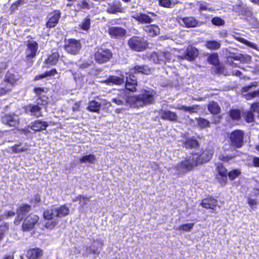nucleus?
Instances as JSON below:
<instances>
[{"label": "nucleus", "mask_w": 259, "mask_h": 259, "mask_svg": "<svg viewBox=\"0 0 259 259\" xmlns=\"http://www.w3.org/2000/svg\"><path fill=\"white\" fill-rule=\"evenodd\" d=\"M127 44L131 50L137 52L144 51L149 46V43L146 40L142 37L136 35L130 38Z\"/></svg>", "instance_id": "obj_1"}, {"label": "nucleus", "mask_w": 259, "mask_h": 259, "mask_svg": "<svg viewBox=\"0 0 259 259\" xmlns=\"http://www.w3.org/2000/svg\"><path fill=\"white\" fill-rule=\"evenodd\" d=\"M213 155L211 151L205 149L200 153L198 152H192L188 159L184 162H209Z\"/></svg>", "instance_id": "obj_2"}, {"label": "nucleus", "mask_w": 259, "mask_h": 259, "mask_svg": "<svg viewBox=\"0 0 259 259\" xmlns=\"http://www.w3.org/2000/svg\"><path fill=\"white\" fill-rule=\"evenodd\" d=\"M81 48L80 40L75 38H68L65 39L64 49L68 53L75 55L79 53Z\"/></svg>", "instance_id": "obj_3"}, {"label": "nucleus", "mask_w": 259, "mask_h": 259, "mask_svg": "<svg viewBox=\"0 0 259 259\" xmlns=\"http://www.w3.org/2000/svg\"><path fill=\"white\" fill-rule=\"evenodd\" d=\"M244 133L240 130L233 131L230 134L229 139L230 145L236 148H241L244 143Z\"/></svg>", "instance_id": "obj_4"}, {"label": "nucleus", "mask_w": 259, "mask_h": 259, "mask_svg": "<svg viewBox=\"0 0 259 259\" xmlns=\"http://www.w3.org/2000/svg\"><path fill=\"white\" fill-rule=\"evenodd\" d=\"M26 48L25 51L26 60L31 63L33 62V59L36 56L38 50V44L35 40H28L27 41Z\"/></svg>", "instance_id": "obj_5"}, {"label": "nucleus", "mask_w": 259, "mask_h": 259, "mask_svg": "<svg viewBox=\"0 0 259 259\" xmlns=\"http://www.w3.org/2000/svg\"><path fill=\"white\" fill-rule=\"evenodd\" d=\"M33 92L35 94L36 97V104L42 108L46 106L49 103V97L46 95L47 90L44 88L34 87L33 89Z\"/></svg>", "instance_id": "obj_6"}, {"label": "nucleus", "mask_w": 259, "mask_h": 259, "mask_svg": "<svg viewBox=\"0 0 259 259\" xmlns=\"http://www.w3.org/2000/svg\"><path fill=\"white\" fill-rule=\"evenodd\" d=\"M112 57V52L109 49L106 48H99L94 54V59L99 64L107 62Z\"/></svg>", "instance_id": "obj_7"}, {"label": "nucleus", "mask_w": 259, "mask_h": 259, "mask_svg": "<svg viewBox=\"0 0 259 259\" xmlns=\"http://www.w3.org/2000/svg\"><path fill=\"white\" fill-rule=\"evenodd\" d=\"M61 17V12L60 10H55L48 15V20L46 22L47 28H53L55 27L59 23Z\"/></svg>", "instance_id": "obj_8"}, {"label": "nucleus", "mask_w": 259, "mask_h": 259, "mask_svg": "<svg viewBox=\"0 0 259 259\" xmlns=\"http://www.w3.org/2000/svg\"><path fill=\"white\" fill-rule=\"evenodd\" d=\"M23 109L26 113L29 114L36 118L41 117L43 116L41 109L42 107L39 105L29 103L24 106Z\"/></svg>", "instance_id": "obj_9"}, {"label": "nucleus", "mask_w": 259, "mask_h": 259, "mask_svg": "<svg viewBox=\"0 0 259 259\" xmlns=\"http://www.w3.org/2000/svg\"><path fill=\"white\" fill-rule=\"evenodd\" d=\"M39 217L35 214H30L26 217L23 221L22 228L24 231H28L32 229L37 223Z\"/></svg>", "instance_id": "obj_10"}, {"label": "nucleus", "mask_w": 259, "mask_h": 259, "mask_svg": "<svg viewBox=\"0 0 259 259\" xmlns=\"http://www.w3.org/2000/svg\"><path fill=\"white\" fill-rule=\"evenodd\" d=\"M1 120L9 126L16 127L19 124V119L15 114H4L1 116Z\"/></svg>", "instance_id": "obj_11"}, {"label": "nucleus", "mask_w": 259, "mask_h": 259, "mask_svg": "<svg viewBox=\"0 0 259 259\" xmlns=\"http://www.w3.org/2000/svg\"><path fill=\"white\" fill-rule=\"evenodd\" d=\"M108 32L111 38L121 39L124 37L126 34V30L119 26H111L109 27Z\"/></svg>", "instance_id": "obj_12"}, {"label": "nucleus", "mask_w": 259, "mask_h": 259, "mask_svg": "<svg viewBox=\"0 0 259 259\" xmlns=\"http://www.w3.org/2000/svg\"><path fill=\"white\" fill-rule=\"evenodd\" d=\"M182 137L185 138L184 140H181V146L187 149H195L199 147V142L194 137H187L183 134Z\"/></svg>", "instance_id": "obj_13"}, {"label": "nucleus", "mask_w": 259, "mask_h": 259, "mask_svg": "<svg viewBox=\"0 0 259 259\" xmlns=\"http://www.w3.org/2000/svg\"><path fill=\"white\" fill-rule=\"evenodd\" d=\"M125 78L124 82L126 89L131 92L136 91L138 85L136 77L132 73H126Z\"/></svg>", "instance_id": "obj_14"}, {"label": "nucleus", "mask_w": 259, "mask_h": 259, "mask_svg": "<svg viewBox=\"0 0 259 259\" xmlns=\"http://www.w3.org/2000/svg\"><path fill=\"white\" fill-rule=\"evenodd\" d=\"M182 25L184 27L190 28H194L201 25L200 22L193 16H186L180 18Z\"/></svg>", "instance_id": "obj_15"}, {"label": "nucleus", "mask_w": 259, "mask_h": 259, "mask_svg": "<svg viewBox=\"0 0 259 259\" xmlns=\"http://www.w3.org/2000/svg\"><path fill=\"white\" fill-rule=\"evenodd\" d=\"M124 100L126 103L130 104L132 107L139 108L144 106L140 94L126 96L124 98Z\"/></svg>", "instance_id": "obj_16"}, {"label": "nucleus", "mask_w": 259, "mask_h": 259, "mask_svg": "<svg viewBox=\"0 0 259 259\" xmlns=\"http://www.w3.org/2000/svg\"><path fill=\"white\" fill-rule=\"evenodd\" d=\"M185 54L186 60L192 62L198 56L199 51L196 48L190 45L187 47Z\"/></svg>", "instance_id": "obj_17"}, {"label": "nucleus", "mask_w": 259, "mask_h": 259, "mask_svg": "<svg viewBox=\"0 0 259 259\" xmlns=\"http://www.w3.org/2000/svg\"><path fill=\"white\" fill-rule=\"evenodd\" d=\"M159 113L161 119L163 120L171 122H177L178 121L177 114L170 110L161 109L159 111Z\"/></svg>", "instance_id": "obj_18"}, {"label": "nucleus", "mask_w": 259, "mask_h": 259, "mask_svg": "<svg viewBox=\"0 0 259 259\" xmlns=\"http://www.w3.org/2000/svg\"><path fill=\"white\" fill-rule=\"evenodd\" d=\"M49 124L47 121L37 119L31 122L30 128L35 132H40L46 130Z\"/></svg>", "instance_id": "obj_19"}, {"label": "nucleus", "mask_w": 259, "mask_h": 259, "mask_svg": "<svg viewBox=\"0 0 259 259\" xmlns=\"http://www.w3.org/2000/svg\"><path fill=\"white\" fill-rule=\"evenodd\" d=\"M135 74L149 75L152 74V70L148 65H135L132 69Z\"/></svg>", "instance_id": "obj_20"}, {"label": "nucleus", "mask_w": 259, "mask_h": 259, "mask_svg": "<svg viewBox=\"0 0 259 259\" xmlns=\"http://www.w3.org/2000/svg\"><path fill=\"white\" fill-rule=\"evenodd\" d=\"M101 82L109 85L114 84L119 85L124 83V78L123 77L110 75L106 79L102 80Z\"/></svg>", "instance_id": "obj_21"}, {"label": "nucleus", "mask_w": 259, "mask_h": 259, "mask_svg": "<svg viewBox=\"0 0 259 259\" xmlns=\"http://www.w3.org/2000/svg\"><path fill=\"white\" fill-rule=\"evenodd\" d=\"M30 209V206L27 204H24L20 207L17 211V218L15 220V223L17 225L19 224Z\"/></svg>", "instance_id": "obj_22"}, {"label": "nucleus", "mask_w": 259, "mask_h": 259, "mask_svg": "<svg viewBox=\"0 0 259 259\" xmlns=\"http://www.w3.org/2000/svg\"><path fill=\"white\" fill-rule=\"evenodd\" d=\"M21 76L16 72L8 71L4 77V80L10 83L14 87L16 86L19 81Z\"/></svg>", "instance_id": "obj_23"}, {"label": "nucleus", "mask_w": 259, "mask_h": 259, "mask_svg": "<svg viewBox=\"0 0 259 259\" xmlns=\"http://www.w3.org/2000/svg\"><path fill=\"white\" fill-rule=\"evenodd\" d=\"M197 163H180L176 167L178 174H183L194 168Z\"/></svg>", "instance_id": "obj_24"}, {"label": "nucleus", "mask_w": 259, "mask_h": 259, "mask_svg": "<svg viewBox=\"0 0 259 259\" xmlns=\"http://www.w3.org/2000/svg\"><path fill=\"white\" fill-rule=\"evenodd\" d=\"M251 57L249 55L244 56L241 54L235 53L230 52L229 55L227 56V60L231 63L230 61L235 60L240 62H249L251 60Z\"/></svg>", "instance_id": "obj_25"}, {"label": "nucleus", "mask_w": 259, "mask_h": 259, "mask_svg": "<svg viewBox=\"0 0 259 259\" xmlns=\"http://www.w3.org/2000/svg\"><path fill=\"white\" fill-rule=\"evenodd\" d=\"M107 12L109 14H115L117 12H122L123 8L122 4L119 1H114L109 4Z\"/></svg>", "instance_id": "obj_26"}, {"label": "nucleus", "mask_w": 259, "mask_h": 259, "mask_svg": "<svg viewBox=\"0 0 259 259\" xmlns=\"http://www.w3.org/2000/svg\"><path fill=\"white\" fill-rule=\"evenodd\" d=\"M28 147L26 143L18 142L14 146L10 147V149L12 153H19L27 151L28 149Z\"/></svg>", "instance_id": "obj_27"}, {"label": "nucleus", "mask_w": 259, "mask_h": 259, "mask_svg": "<svg viewBox=\"0 0 259 259\" xmlns=\"http://www.w3.org/2000/svg\"><path fill=\"white\" fill-rule=\"evenodd\" d=\"M60 55L58 52H55L49 55L45 60V63L50 66H54L59 61Z\"/></svg>", "instance_id": "obj_28"}, {"label": "nucleus", "mask_w": 259, "mask_h": 259, "mask_svg": "<svg viewBox=\"0 0 259 259\" xmlns=\"http://www.w3.org/2000/svg\"><path fill=\"white\" fill-rule=\"evenodd\" d=\"M14 87L3 79L0 83V97L11 92Z\"/></svg>", "instance_id": "obj_29"}, {"label": "nucleus", "mask_w": 259, "mask_h": 259, "mask_svg": "<svg viewBox=\"0 0 259 259\" xmlns=\"http://www.w3.org/2000/svg\"><path fill=\"white\" fill-rule=\"evenodd\" d=\"M132 17L141 23H150L153 21V19L148 15L142 13L133 15Z\"/></svg>", "instance_id": "obj_30"}, {"label": "nucleus", "mask_w": 259, "mask_h": 259, "mask_svg": "<svg viewBox=\"0 0 259 259\" xmlns=\"http://www.w3.org/2000/svg\"><path fill=\"white\" fill-rule=\"evenodd\" d=\"M144 106L151 104L154 102V97L153 95L150 94L147 91H145L142 94H140Z\"/></svg>", "instance_id": "obj_31"}, {"label": "nucleus", "mask_w": 259, "mask_h": 259, "mask_svg": "<svg viewBox=\"0 0 259 259\" xmlns=\"http://www.w3.org/2000/svg\"><path fill=\"white\" fill-rule=\"evenodd\" d=\"M208 111L213 115H217L221 113V109L218 103L214 101H211L207 104Z\"/></svg>", "instance_id": "obj_32"}, {"label": "nucleus", "mask_w": 259, "mask_h": 259, "mask_svg": "<svg viewBox=\"0 0 259 259\" xmlns=\"http://www.w3.org/2000/svg\"><path fill=\"white\" fill-rule=\"evenodd\" d=\"M217 200L211 197L204 199L201 203V205L207 209H213L217 205Z\"/></svg>", "instance_id": "obj_33"}, {"label": "nucleus", "mask_w": 259, "mask_h": 259, "mask_svg": "<svg viewBox=\"0 0 259 259\" xmlns=\"http://www.w3.org/2000/svg\"><path fill=\"white\" fill-rule=\"evenodd\" d=\"M101 107V103L93 100L89 102V105L87 107V110L91 112L99 113Z\"/></svg>", "instance_id": "obj_34"}, {"label": "nucleus", "mask_w": 259, "mask_h": 259, "mask_svg": "<svg viewBox=\"0 0 259 259\" xmlns=\"http://www.w3.org/2000/svg\"><path fill=\"white\" fill-rule=\"evenodd\" d=\"M145 31L150 36H155L159 34L160 29L159 27L155 24L147 25L145 27Z\"/></svg>", "instance_id": "obj_35"}, {"label": "nucleus", "mask_w": 259, "mask_h": 259, "mask_svg": "<svg viewBox=\"0 0 259 259\" xmlns=\"http://www.w3.org/2000/svg\"><path fill=\"white\" fill-rule=\"evenodd\" d=\"M204 46L209 50H218L221 48V44L216 40H207Z\"/></svg>", "instance_id": "obj_36"}, {"label": "nucleus", "mask_w": 259, "mask_h": 259, "mask_svg": "<svg viewBox=\"0 0 259 259\" xmlns=\"http://www.w3.org/2000/svg\"><path fill=\"white\" fill-rule=\"evenodd\" d=\"M176 109L183 110L185 112H189L190 113H196L200 110V107L199 105H193L191 106L181 105L175 108Z\"/></svg>", "instance_id": "obj_37"}, {"label": "nucleus", "mask_w": 259, "mask_h": 259, "mask_svg": "<svg viewBox=\"0 0 259 259\" xmlns=\"http://www.w3.org/2000/svg\"><path fill=\"white\" fill-rule=\"evenodd\" d=\"M42 254V251L39 248L29 249L26 254V256L29 259H35L40 257Z\"/></svg>", "instance_id": "obj_38"}, {"label": "nucleus", "mask_w": 259, "mask_h": 259, "mask_svg": "<svg viewBox=\"0 0 259 259\" xmlns=\"http://www.w3.org/2000/svg\"><path fill=\"white\" fill-rule=\"evenodd\" d=\"M195 120L197 126L202 129L209 127L211 123L208 119L201 117L195 118Z\"/></svg>", "instance_id": "obj_39"}, {"label": "nucleus", "mask_w": 259, "mask_h": 259, "mask_svg": "<svg viewBox=\"0 0 259 259\" xmlns=\"http://www.w3.org/2000/svg\"><path fill=\"white\" fill-rule=\"evenodd\" d=\"M91 19L89 15L84 18L79 24V28L84 31H88L91 28Z\"/></svg>", "instance_id": "obj_40"}, {"label": "nucleus", "mask_w": 259, "mask_h": 259, "mask_svg": "<svg viewBox=\"0 0 259 259\" xmlns=\"http://www.w3.org/2000/svg\"><path fill=\"white\" fill-rule=\"evenodd\" d=\"M228 114L233 121H239L241 117V112L238 109H231L228 112Z\"/></svg>", "instance_id": "obj_41"}, {"label": "nucleus", "mask_w": 259, "mask_h": 259, "mask_svg": "<svg viewBox=\"0 0 259 259\" xmlns=\"http://www.w3.org/2000/svg\"><path fill=\"white\" fill-rule=\"evenodd\" d=\"M56 213V207H52L44 211V217L46 220H52L57 217Z\"/></svg>", "instance_id": "obj_42"}, {"label": "nucleus", "mask_w": 259, "mask_h": 259, "mask_svg": "<svg viewBox=\"0 0 259 259\" xmlns=\"http://www.w3.org/2000/svg\"><path fill=\"white\" fill-rule=\"evenodd\" d=\"M69 209L65 205L56 207V214L57 217H62L68 214Z\"/></svg>", "instance_id": "obj_43"}, {"label": "nucleus", "mask_w": 259, "mask_h": 259, "mask_svg": "<svg viewBox=\"0 0 259 259\" xmlns=\"http://www.w3.org/2000/svg\"><path fill=\"white\" fill-rule=\"evenodd\" d=\"M235 39L239 42H241L246 46L251 48L252 49H255L256 50H257V45L255 44L252 43L243 37L240 36H235Z\"/></svg>", "instance_id": "obj_44"}, {"label": "nucleus", "mask_w": 259, "mask_h": 259, "mask_svg": "<svg viewBox=\"0 0 259 259\" xmlns=\"http://www.w3.org/2000/svg\"><path fill=\"white\" fill-rule=\"evenodd\" d=\"M207 61L209 64L218 65L220 62L218 54L217 53L210 54L207 58Z\"/></svg>", "instance_id": "obj_45"}, {"label": "nucleus", "mask_w": 259, "mask_h": 259, "mask_svg": "<svg viewBox=\"0 0 259 259\" xmlns=\"http://www.w3.org/2000/svg\"><path fill=\"white\" fill-rule=\"evenodd\" d=\"M243 97L246 100H251L255 98H259V89L243 94Z\"/></svg>", "instance_id": "obj_46"}, {"label": "nucleus", "mask_w": 259, "mask_h": 259, "mask_svg": "<svg viewBox=\"0 0 259 259\" xmlns=\"http://www.w3.org/2000/svg\"><path fill=\"white\" fill-rule=\"evenodd\" d=\"M194 225V223H188L180 225L176 228V229L178 231H190L193 228Z\"/></svg>", "instance_id": "obj_47"}, {"label": "nucleus", "mask_w": 259, "mask_h": 259, "mask_svg": "<svg viewBox=\"0 0 259 259\" xmlns=\"http://www.w3.org/2000/svg\"><path fill=\"white\" fill-rule=\"evenodd\" d=\"M244 120L247 123H251L254 121V115L251 111H248L244 113Z\"/></svg>", "instance_id": "obj_48"}, {"label": "nucleus", "mask_w": 259, "mask_h": 259, "mask_svg": "<svg viewBox=\"0 0 259 259\" xmlns=\"http://www.w3.org/2000/svg\"><path fill=\"white\" fill-rule=\"evenodd\" d=\"M241 174V171L239 169H235L230 171L228 174L229 179L231 181L234 180L237 178Z\"/></svg>", "instance_id": "obj_49"}, {"label": "nucleus", "mask_w": 259, "mask_h": 259, "mask_svg": "<svg viewBox=\"0 0 259 259\" xmlns=\"http://www.w3.org/2000/svg\"><path fill=\"white\" fill-rule=\"evenodd\" d=\"M211 22L213 25L218 26H223L225 23L224 20L219 17H213Z\"/></svg>", "instance_id": "obj_50"}, {"label": "nucleus", "mask_w": 259, "mask_h": 259, "mask_svg": "<svg viewBox=\"0 0 259 259\" xmlns=\"http://www.w3.org/2000/svg\"><path fill=\"white\" fill-rule=\"evenodd\" d=\"M216 179L222 186H224L228 182L227 175H216Z\"/></svg>", "instance_id": "obj_51"}, {"label": "nucleus", "mask_w": 259, "mask_h": 259, "mask_svg": "<svg viewBox=\"0 0 259 259\" xmlns=\"http://www.w3.org/2000/svg\"><path fill=\"white\" fill-rule=\"evenodd\" d=\"M96 160V156L94 154H89L82 156L80 159V162H94Z\"/></svg>", "instance_id": "obj_52"}, {"label": "nucleus", "mask_w": 259, "mask_h": 259, "mask_svg": "<svg viewBox=\"0 0 259 259\" xmlns=\"http://www.w3.org/2000/svg\"><path fill=\"white\" fill-rule=\"evenodd\" d=\"M217 170L218 172V175H227V170L226 168L223 165L222 163H219L217 166Z\"/></svg>", "instance_id": "obj_53"}, {"label": "nucleus", "mask_w": 259, "mask_h": 259, "mask_svg": "<svg viewBox=\"0 0 259 259\" xmlns=\"http://www.w3.org/2000/svg\"><path fill=\"white\" fill-rule=\"evenodd\" d=\"M158 5L163 8H171L172 3L171 0H158Z\"/></svg>", "instance_id": "obj_54"}, {"label": "nucleus", "mask_w": 259, "mask_h": 259, "mask_svg": "<svg viewBox=\"0 0 259 259\" xmlns=\"http://www.w3.org/2000/svg\"><path fill=\"white\" fill-rule=\"evenodd\" d=\"M214 66H215V69L214 70V72L215 74H222L225 70V66L222 64H221L220 62L218 63V65H215Z\"/></svg>", "instance_id": "obj_55"}, {"label": "nucleus", "mask_w": 259, "mask_h": 259, "mask_svg": "<svg viewBox=\"0 0 259 259\" xmlns=\"http://www.w3.org/2000/svg\"><path fill=\"white\" fill-rule=\"evenodd\" d=\"M196 5L199 6V11H206L209 10L207 7L208 4L203 1H197Z\"/></svg>", "instance_id": "obj_56"}, {"label": "nucleus", "mask_w": 259, "mask_h": 259, "mask_svg": "<svg viewBox=\"0 0 259 259\" xmlns=\"http://www.w3.org/2000/svg\"><path fill=\"white\" fill-rule=\"evenodd\" d=\"M160 56L163 58V61L165 63L169 62L171 60V54L169 52H163L161 54Z\"/></svg>", "instance_id": "obj_57"}, {"label": "nucleus", "mask_w": 259, "mask_h": 259, "mask_svg": "<svg viewBox=\"0 0 259 259\" xmlns=\"http://www.w3.org/2000/svg\"><path fill=\"white\" fill-rule=\"evenodd\" d=\"M250 109L252 112H257L259 114V101H255L250 104Z\"/></svg>", "instance_id": "obj_58"}, {"label": "nucleus", "mask_w": 259, "mask_h": 259, "mask_svg": "<svg viewBox=\"0 0 259 259\" xmlns=\"http://www.w3.org/2000/svg\"><path fill=\"white\" fill-rule=\"evenodd\" d=\"M8 225L6 224L0 225V240L3 239L5 233L8 230Z\"/></svg>", "instance_id": "obj_59"}, {"label": "nucleus", "mask_w": 259, "mask_h": 259, "mask_svg": "<svg viewBox=\"0 0 259 259\" xmlns=\"http://www.w3.org/2000/svg\"><path fill=\"white\" fill-rule=\"evenodd\" d=\"M76 200L79 201V203L81 205H84L90 200V198L80 195L79 196L76 198Z\"/></svg>", "instance_id": "obj_60"}, {"label": "nucleus", "mask_w": 259, "mask_h": 259, "mask_svg": "<svg viewBox=\"0 0 259 259\" xmlns=\"http://www.w3.org/2000/svg\"><path fill=\"white\" fill-rule=\"evenodd\" d=\"M86 252L87 254L93 253L95 255V257H96L99 254V251L97 249L94 248L92 246L87 247L86 249Z\"/></svg>", "instance_id": "obj_61"}, {"label": "nucleus", "mask_w": 259, "mask_h": 259, "mask_svg": "<svg viewBox=\"0 0 259 259\" xmlns=\"http://www.w3.org/2000/svg\"><path fill=\"white\" fill-rule=\"evenodd\" d=\"M77 7H78L79 10L83 9H89L90 8L89 4L85 0L82 1L80 4H77Z\"/></svg>", "instance_id": "obj_62"}, {"label": "nucleus", "mask_w": 259, "mask_h": 259, "mask_svg": "<svg viewBox=\"0 0 259 259\" xmlns=\"http://www.w3.org/2000/svg\"><path fill=\"white\" fill-rule=\"evenodd\" d=\"M81 106V101H78L74 103L72 107V110L73 112H78L80 110Z\"/></svg>", "instance_id": "obj_63"}, {"label": "nucleus", "mask_w": 259, "mask_h": 259, "mask_svg": "<svg viewBox=\"0 0 259 259\" xmlns=\"http://www.w3.org/2000/svg\"><path fill=\"white\" fill-rule=\"evenodd\" d=\"M58 72L56 68H53L49 71H46L45 72L46 77L47 76H54L57 74Z\"/></svg>", "instance_id": "obj_64"}]
</instances>
